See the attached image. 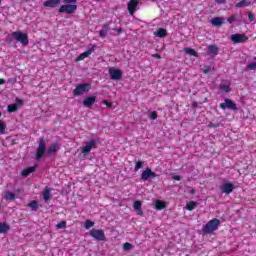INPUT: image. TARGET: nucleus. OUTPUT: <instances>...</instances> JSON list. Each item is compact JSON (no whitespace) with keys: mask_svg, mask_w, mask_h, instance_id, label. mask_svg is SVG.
Masks as SVG:
<instances>
[{"mask_svg":"<svg viewBox=\"0 0 256 256\" xmlns=\"http://www.w3.org/2000/svg\"><path fill=\"white\" fill-rule=\"evenodd\" d=\"M10 37L15 39V41H18V43H21L23 47H27V45H29V35H27V33L15 31L10 34Z\"/></svg>","mask_w":256,"mask_h":256,"instance_id":"obj_1","label":"nucleus"},{"mask_svg":"<svg viewBox=\"0 0 256 256\" xmlns=\"http://www.w3.org/2000/svg\"><path fill=\"white\" fill-rule=\"evenodd\" d=\"M219 225H221V220L214 218L206 223L202 231L206 234L213 233V231H217V229H219Z\"/></svg>","mask_w":256,"mask_h":256,"instance_id":"obj_2","label":"nucleus"},{"mask_svg":"<svg viewBox=\"0 0 256 256\" xmlns=\"http://www.w3.org/2000/svg\"><path fill=\"white\" fill-rule=\"evenodd\" d=\"M91 91V83H82L76 85L75 89L73 90V95L75 97H79L81 95H85V93H89Z\"/></svg>","mask_w":256,"mask_h":256,"instance_id":"obj_3","label":"nucleus"},{"mask_svg":"<svg viewBox=\"0 0 256 256\" xmlns=\"http://www.w3.org/2000/svg\"><path fill=\"white\" fill-rule=\"evenodd\" d=\"M45 149H47V144L45 143V139L40 138L38 149L35 155V159H37V161H39V159H41L43 155H45Z\"/></svg>","mask_w":256,"mask_h":256,"instance_id":"obj_4","label":"nucleus"},{"mask_svg":"<svg viewBox=\"0 0 256 256\" xmlns=\"http://www.w3.org/2000/svg\"><path fill=\"white\" fill-rule=\"evenodd\" d=\"M90 237H93L96 241H105L107 237L105 236V231L102 229H92L90 230Z\"/></svg>","mask_w":256,"mask_h":256,"instance_id":"obj_5","label":"nucleus"},{"mask_svg":"<svg viewBox=\"0 0 256 256\" xmlns=\"http://www.w3.org/2000/svg\"><path fill=\"white\" fill-rule=\"evenodd\" d=\"M75 11H77V5L75 4H65L58 9V13H67V15H73Z\"/></svg>","mask_w":256,"mask_h":256,"instance_id":"obj_6","label":"nucleus"},{"mask_svg":"<svg viewBox=\"0 0 256 256\" xmlns=\"http://www.w3.org/2000/svg\"><path fill=\"white\" fill-rule=\"evenodd\" d=\"M91 149H97V140L93 139L87 142L84 147H81V153H83V155H89Z\"/></svg>","mask_w":256,"mask_h":256,"instance_id":"obj_7","label":"nucleus"},{"mask_svg":"<svg viewBox=\"0 0 256 256\" xmlns=\"http://www.w3.org/2000/svg\"><path fill=\"white\" fill-rule=\"evenodd\" d=\"M220 109L225 111V109H230L231 111H237V104L233 102V100L226 98L224 99V103L220 104Z\"/></svg>","mask_w":256,"mask_h":256,"instance_id":"obj_8","label":"nucleus"},{"mask_svg":"<svg viewBox=\"0 0 256 256\" xmlns=\"http://www.w3.org/2000/svg\"><path fill=\"white\" fill-rule=\"evenodd\" d=\"M24 102L21 98H16V103L7 106L8 113H17L19 107H23Z\"/></svg>","mask_w":256,"mask_h":256,"instance_id":"obj_9","label":"nucleus"},{"mask_svg":"<svg viewBox=\"0 0 256 256\" xmlns=\"http://www.w3.org/2000/svg\"><path fill=\"white\" fill-rule=\"evenodd\" d=\"M109 75L112 81H119L123 78V72L120 69L110 68Z\"/></svg>","mask_w":256,"mask_h":256,"instance_id":"obj_10","label":"nucleus"},{"mask_svg":"<svg viewBox=\"0 0 256 256\" xmlns=\"http://www.w3.org/2000/svg\"><path fill=\"white\" fill-rule=\"evenodd\" d=\"M155 177H157V173L153 172L151 168H146L144 171H142V181H149V179H155Z\"/></svg>","mask_w":256,"mask_h":256,"instance_id":"obj_11","label":"nucleus"},{"mask_svg":"<svg viewBox=\"0 0 256 256\" xmlns=\"http://www.w3.org/2000/svg\"><path fill=\"white\" fill-rule=\"evenodd\" d=\"M96 102H97V96L90 95L83 100V105L84 107L91 109Z\"/></svg>","mask_w":256,"mask_h":256,"instance_id":"obj_12","label":"nucleus"},{"mask_svg":"<svg viewBox=\"0 0 256 256\" xmlns=\"http://www.w3.org/2000/svg\"><path fill=\"white\" fill-rule=\"evenodd\" d=\"M231 40L233 43H245V41H249V37L245 34H233Z\"/></svg>","mask_w":256,"mask_h":256,"instance_id":"obj_13","label":"nucleus"},{"mask_svg":"<svg viewBox=\"0 0 256 256\" xmlns=\"http://www.w3.org/2000/svg\"><path fill=\"white\" fill-rule=\"evenodd\" d=\"M139 6V0H130L128 2V13L129 15H135V11H137V7Z\"/></svg>","mask_w":256,"mask_h":256,"instance_id":"obj_14","label":"nucleus"},{"mask_svg":"<svg viewBox=\"0 0 256 256\" xmlns=\"http://www.w3.org/2000/svg\"><path fill=\"white\" fill-rule=\"evenodd\" d=\"M95 49H97V45H93L91 46L90 49H88L87 51L81 53L77 58L76 61H83V59H87V57H89V55H91Z\"/></svg>","mask_w":256,"mask_h":256,"instance_id":"obj_15","label":"nucleus"},{"mask_svg":"<svg viewBox=\"0 0 256 256\" xmlns=\"http://www.w3.org/2000/svg\"><path fill=\"white\" fill-rule=\"evenodd\" d=\"M59 5H61V0H46L43 3V6L49 9H55L56 7H59Z\"/></svg>","mask_w":256,"mask_h":256,"instance_id":"obj_16","label":"nucleus"},{"mask_svg":"<svg viewBox=\"0 0 256 256\" xmlns=\"http://www.w3.org/2000/svg\"><path fill=\"white\" fill-rule=\"evenodd\" d=\"M234 190H235V186H233L231 182H227L223 184V186L221 187L222 193H226V195L233 193Z\"/></svg>","mask_w":256,"mask_h":256,"instance_id":"obj_17","label":"nucleus"},{"mask_svg":"<svg viewBox=\"0 0 256 256\" xmlns=\"http://www.w3.org/2000/svg\"><path fill=\"white\" fill-rule=\"evenodd\" d=\"M142 205L143 204L141 203V201L139 200L134 201L133 208L136 211L137 215H140V217H143V210L141 209Z\"/></svg>","mask_w":256,"mask_h":256,"instance_id":"obj_18","label":"nucleus"},{"mask_svg":"<svg viewBox=\"0 0 256 256\" xmlns=\"http://www.w3.org/2000/svg\"><path fill=\"white\" fill-rule=\"evenodd\" d=\"M35 166H30L24 170L21 171V175L22 177H29V175H31V173H35Z\"/></svg>","mask_w":256,"mask_h":256,"instance_id":"obj_19","label":"nucleus"},{"mask_svg":"<svg viewBox=\"0 0 256 256\" xmlns=\"http://www.w3.org/2000/svg\"><path fill=\"white\" fill-rule=\"evenodd\" d=\"M59 149H61L59 144L58 143H53L49 146L47 153H48V155H53V153H55L56 151H59Z\"/></svg>","mask_w":256,"mask_h":256,"instance_id":"obj_20","label":"nucleus"},{"mask_svg":"<svg viewBox=\"0 0 256 256\" xmlns=\"http://www.w3.org/2000/svg\"><path fill=\"white\" fill-rule=\"evenodd\" d=\"M42 197L45 203H49V200L51 199V190L49 188H44Z\"/></svg>","mask_w":256,"mask_h":256,"instance_id":"obj_21","label":"nucleus"},{"mask_svg":"<svg viewBox=\"0 0 256 256\" xmlns=\"http://www.w3.org/2000/svg\"><path fill=\"white\" fill-rule=\"evenodd\" d=\"M223 21H224V19L221 17H214L211 19V23L215 27H221L223 25Z\"/></svg>","mask_w":256,"mask_h":256,"instance_id":"obj_22","label":"nucleus"},{"mask_svg":"<svg viewBox=\"0 0 256 256\" xmlns=\"http://www.w3.org/2000/svg\"><path fill=\"white\" fill-rule=\"evenodd\" d=\"M209 55H218L219 54V47L215 45H209L207 47Z\"/></svg>","mask_w":256,"mask_h":256,"instance_id":"obj_23","label":"nucleus"},{"mask_svg":"<svg viewBox=\"0 0 256 256\" xmlns=\"http://www.w3.org/2000/svg\"><path fill=\"white\" fill-rule=\"evenodd\" d=\"M8 231H11V226H9L6 223L1 222L0 223V235L7 233Z\"/></svg>","mask_w":256,"mask_h":256,"instance_id":"obj_24","label":"nucleus"},{"mask_svg":"<svg viewBox=\"0 0 256 256\" xmlns=\"http://www.w3.org/2000/svg\"><path fill=\"white\" fill-rule=\"evenodd\" d=\"M155 35L156 37H160V39H163V37H167V30L165 28H159Z\"/></svg>","mask_w":256,"mask_h":256,"instance_id":"obj_25","label":"nucleus"},{"mask_svg":"<svg viewBox=\"0 0 256 256\" xmlns=\"http://www.w3.org/2000/svg\"><path fill=\"white\" fill-rule=\"evenodd\" d=\"M250 5H251V2H248L246 0H242V1L238 2V3H236L235 7L237 9H241V7H249Z\"/></svg>","mask_w":256,"mask_h":256,"instance_id":"obj_26","label":"nucleus"},{"mask_svg":"<svg viewBox=\"0 0 256 256\" xmlns=\"http://www.w3.org/2000/svg\"><path fill=\"white\" fill-rule=\"evenodd\" d=\"M28 207H30V209L32 211H38L39 209V202H37L36 200H32L29 204Z\"/></svg>","mask_w":256,"mask_h":256,"instance_id":"obj_27","label":"nucleus"},{"mask_svg":"<svg viewBox=\"0 0 256 256\" xmlns=\"http://www.w3.org/2000/svg\"><path fill=\"white\" fill-rule=\"evenodd\" d=\"M184 53H187L188 55H191L192 57H199L197 54V51L193 48H184Z\"/></svg>","mask_w":256,"mask_h":256,"instance_id":"obj_28","label":"nucleus"},{"mask_svg":"<svg viewBox=\"0 0 256 256\" xmlns=\"http://www.w3.org/2000/svg\"><path fill=\"white\" fill-rule=\"evenodd\" d=\"M155 208L158 211H163V209H165V202L161 201V200H157L155 203Z\"/></svg>","mask_w":256,"mask_h":256,"instance_id":"obj_29","label":"nucleus"},{"mask_svg":"<svg viewBox=\"0 0 256 256\" xmlns=\"http://www.w3.org/2000/svg\"><path fill=\"white\" fill-rule=\"evenodd\" d=\"M219 89L220 91H224V93H229L231 91V86H229V84H221Z\"/></svg>","mask_w":256,"mask_h":256,"instance_id":"obj_30","label":"nucleus"},{"mask_svg":"<svg viewBox=\"0 0 256 256\" xmlns=\"http://www.w3.org/2000/svg\"><path fill=\"white\" fill-rule=\"evenodd\" d=\"M195 207H197V202H195V201H190L186 205V209L188 211H193V209H195Z\"/></svg>","mask_w":256,"mask_h":256,"instance_id":"obj_31","label":"nucleus"},{"mask_svg":"<svg viewBox=\"0 0 256 256\" xmlns=\"http://www.w3.org/2000/svg\"><path fill=\"white\" fill-rule=\"evenodd\" d=\"M85 229H91V227H95V222L91 220H86L84 223Z\"/></svg>","mask_w":256,"mask_h":256,"instance_id":"obj_32","label":"nucleus"},{"mask_svg":"<svg viewBox=\"0 0 256 256\" xmlns=\"http://www.w3.org/2000/svg\"><path fill=\"white\" fill-rule=\"evenodd\" d=\"M4 198L6 200L15 201V195L13 192H7Z\"/></svg>","mask_w":256,"mask_h":256,"instance_id":"obj_33","label":"nucleus"},{"mask_svg":"<svg viewBox=\"0 0 256 256\" xmlns=\"http://www.w3.org/2000/svg\"><path fill=\"white\" fill-rule=\"evenodd\" d=\"M57 229H67V221H61L56 225Z\"/></svg>","mask_w":256,"mask_h":256,"instance_id":"obj_34","label":"nucleus"},{"mask_svg":"<svg viewBox=\"0 0 256 256\" xmlns=\"http://www.w3.org/2000/svg\"><path fill=\"white\" fill-rule=\"evenodd\" d=\"M123 249L124 251H131V249H133V245L129 242H126L123 244Z\"/></svg>","mask_w":256,"mask_h":256,"instance_id":"obj_35","label":"nucleus"},{"mask_svg":"<svg viewBox=\"0 0 256 256\" xmlns=\"http://www.w3.org/2000/svg\"><path fill=\"white\" fill-rule=\"evenodd\" d=\"M5 129H6L5 122L0 120V135H5Z\"/></svg>","mask_w":256,"mask_h":256,"instance_id":"obj_36","label":"nucleus"},{"mask_svg":"<svg viewBox=\"0 0 256 256\" xmlns=\"http://www.w3.org/2000/svg\"><path fill=\"white\" fill-rule=\"evenodd\" d=\"M234 21H237V14H232L228 19L227 22L228 23H234Z\"/></svg>","mask_w":256,"mask_h":256,"instance_id":"obj_37","label":"nucleus"},{"mask_svg":"<svg viewBox=\"0 0 256 256\" xmlns=\"http://www.w3.org/2000/svg\"><path fill=\"white\" fill-rule=\"evenodd\" d=\"M139 169H143V161L136 162L134 171H139Z\"/></svg>","mask_w":256,"mask_h":256,"instance_id":"obj_38","label":"nucleus"},{"mask_svg":"<svg viewBox=\"0 0 256 256\" xmlns=\"http://www.w3.org/2000/svg\"><path fill=\"white\" fill-rule=\"evenodd\" d=\"M247 69H248V71H255L256 70V62L248 64Z\"/></svg>","mask_w":256,"mask_h":256,"instance_id":"obj_39","label":"nucleus"},{"mask_svg":"<svg viewBox=\"0 0 256 256\" xmlns=\"http://www.w3.org/2000/svg\"><path fill=\"white\" fill-rule=\"evenodd\" d=\"M111 24L110 23H106L102 26V31H105L106 33H109V26Z\"/></svg>","mask_w":256,"mask_h":256,"instance_id":"obj_40","label":"nucleus"},{"mask_svg":"<svg viewBox=\"0 0 256 256\" xmlns=\"http://www.w3.org/2000/svg\"><path fill=\"white\" fill-rule=\"evenodd\" d=\"M99 37H101V39H105V37H107V32H105L104 30H100Z\"/></svg>","mask_w":256,"mask_h":256,"instance_id":"obj_41","label":"nucleus"},{"mask_svg":"<svg viewBox=\"0 0 256 256\" xmlns=\"http://www.w3.org/2000/svg\"><path fill=\"white\" fill-rule=\"evenodd\" d=\"M102 103H103V105H106V107H109V108L113 107V102H109L107 100H103Z\"/></svg>","mask_w":256,"mask_h":256,"instance_id":"obj_42","label":"nucleus"},{"mask_svg":"<svg viewBox=\"0 0 256 256\" xmlns=\"http://www.w3.org/2000/svg\"><path fill=\"white\" fill-rule=\"evenodd\" d=\"M149 117L152 121H155V119H157L158 116H157V113L155 111H153L150 113Z\"/></svg>","mask_w":256,"mask_h":256,"instance_id":"obj_43","label":"nucleus"},{"mask_svg":"<svg viewBox=\"0 0 256 256\" xmlns=\"http://www.w3.org/2000/svg\"><path fill=\"white\" fill-rule=\"evenodd\" d=\"M248 19L250 22L255 21V15H253V13H251V12H248Z\"/></svg>","mask_w":256,"mask_h":256,"instance_id":"obj_44","label":"nucleus"},{"mask_svg":"<svg viewBox=\"0 0 256 256\" xmlns=\"http://www.w3.org/2000/svg\"><path fill=\"white\" fill-rule=\"evenodd\" d=\"M13 39L15 38H12L11 34H9V37L6 38V43H8V45H11V43H13Z\"/></svg>","mask_w":256,"mask_h":256,"instance_id":"obj_45","label":"nucleus"},{"mask_svg":"<svg viewBox=\"0 0 256 256\" xmlns=\"http://www.w3.org/2000/svg\"><path fill=\"white\" fill-rule=\"evenodd\" d=\"M64 3L66 4H73V3H77V0H63Z\"/></svg>","mask_w":256,"mask_h":256,"instance_id":"obj_46","label":"nucleus"},{"mask_svg":"<svg viewBox=\"0 0 256 256\" xmlns=\"http://www.w3.org/2000/svg\"><path fill=\"white\" fill-rule=\"evenodd\" d=\"M209 71H211V66H204V73H209Z\"/></svg>","mask_w":256,"mask_h":256,"instance_id":"obj_47","label":"nucleus"},{"mask_svg":"<svg viewBox=\"0 0 256 256\" xmlns=\"http://www.w3.org/2000/svg\"><path fill=\"white\" fill-rule=\"evenodd\" d=\"M172 179H174V181H181V176H179V175H174V176L172 177Z\"/></svg>","mask_w":256,"mask_h":256,"instance_id":"obj_48","label":"nucleus"},{"mask_svg":"<svg viewBox=\"0 0 256 256\" xmlns=\"http://www.w3.org/2000/svg\"><path fill=\"white\" fill-rule=\"evenodd\" d=\"M199 105L198 102H193L192 103V109H197V106Z\"/></svg>","mask_w":256,"mask_h":256,"instance_id":"obj_49","label":"nucleus"},{"mask_svg":"<svg viewBox=\"0 0 256 256\" xmlns=\"http://www.w3.org/2000/svg\"><path fill=\"white\" fill-rule=\"evenodd\" d=\"M152 57H154V59H161V55L159 54H153Z\"/></svg>","mask_w":256,"mask_h":256,"instance_id":"obj_50","label":"nucleus"},{"mask_svg":"<svg viewBox=\"0 0 256 256\" xmlns=\"http://www.w3.org/2000/svg\"><path fill=\"white\" fill-rule=\"evenodd\" d=\"M216 1V3H218V4H223V3H225V0H215Z\"/></svg>","mask_w":256,"mask_h":256,"instance_id":"obj_51","label":"nucleus"},{"mask_svg":"<svg viewBox=\"0 0 256 256\" xmlns=\"http://www.w3.org/2000/svg\"><path fill=\"white\" fill-rule=\"evenodd\" d=\"M0 85H5V79L0 78Z\"/></svg>","mask_w":256,"mask_h":256,"instance_id":"obj_52","label":"nucleus"},{"mask_svg":"<svg viewBox=\"0 0 256 256\" xmlns=\"http://www.w3.org/2000/svg\"><path fill=\"white\" fill-rule=\"evenodd\" d=\"M117 33H118V34L123 33V28H118V29H117Z\"/></svg>","mask_w":256,"mask_h":256,"instance_id":"obj_53","label":"nucleus"},{"mask_svg":"<svg viewBox=\"0 0 256 256\" xmlns=\"http://www.w3.org/2000/svg\"><path fill=\"white\" fill-rule=\"evenodd\" d=\"M209 127H214V128H216L217 126H215L213 123H210V124H209Z\"/></svg>","mask_w":256,"mask_h":256,"instance_id":"obj_54","label":"nucleus"},{"mask_svg":"<svg viewBox=\"0 0 256 256\" xmlns=\"http://www.w3.org/2000/svg\"><path fill=\"white\" fill-rule=\"evenodd\" d=\"M192 193H195V190H192Z\"/></svg>","mask_w":256,"mask_h":256,"instance_id":"obj_55","label":"nucleus"},{"mask_svg":"<svg viewBox=\"0 0 256 256\" xmlns=\"http://www.w3.org/2000/svg\"><path fill=\"white\" fill-rule=\"evenodd\" d=\"M0 117H1V112H0Z\"/></svg>","mask_w":256,"mask_h":256,"instance_id":"obj_56","label":"nucleus"}]
</instances>
